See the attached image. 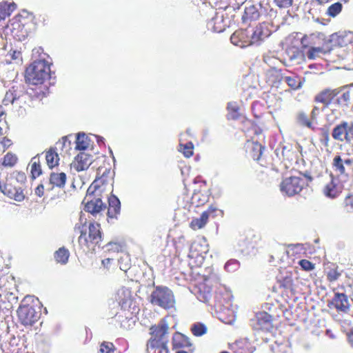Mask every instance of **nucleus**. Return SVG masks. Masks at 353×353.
I'll return each mask as SVG.
<instances>
[{"label":"nucleus","instance_id":"13d9d810","mask_svg":"<svg viewBox=\"0 0 353 353\" xmlns=\"http://www.w3.org/2000/svg\"><path fill=\"white\" fill-rule=\"evenodd\" d=\"M1 143L2 144L3 148H8L9 147H10L12 145V141L6 137H3V139L1 141Z\"/></svg>","mask_w":353,"mask_h":353},{"label":"nucleus","instance_id":"8fccbe9b","mask_svg":"<svg viewBox=\"0 0 353 353\" xmlns=\"http://www.w3.org/2000/svg\"><path fill=\"white\" fill-rule=\"evenodd\" d=\"M101 265L105 270H110L114 265V259H104L101 261Z\"/></svg>","mask_w":353,"mask_h":353},{"label":"nucleus","instance_id":"864d4df0","mask_svg":"<svg viewBox=\"0 0 353 353\" xmlns=\"http://www.w3.org/2000/svg\"><path fill=\"white\" fill-rule=\"evenodd\" d=\"M200 192H194L192 197V203H196V205H203L205 201H200Z\"/></svg>","mask_w":353,"mask_h":353},{"label":"nucleus","instance_id":"a18cd8bd","mask_svg":"<svg viewBox=\"0 0 353 353\" xmlns=\"http://www.w3.org/2000/svg\"><path fill=\"white\" fill-rule=\"evenodd\" d=\"M299 265L305 271H311L314 269V264L306 259L300 260Z\"/></svg>","mask_w":353,"mask_h":353},{"label":"nucleus","instance_id":"f03ea898","mask_svg":"<svg viewBox=\"0 0 353 353\" xmlns=\"http://www.w3.org/2000/svg\"><path fill=\"white\" fill-rule=\"evenodd\" d=\"M46 17L42 14L35 15L26 10H22L12 19L11 32L18 41H23L39 26H44Z\"/></svg>","mask_w":353,"mask_h":353},{"label":"nucleus","instance_id":"0e129e2a","mask_svg":"<svg viewBox=\"0 0 353 353\" xmlns=\"http://www.w3.org/2000/svg\"><path fill=\"white\" fill-rule=\"evenodd\" d=\"M347 339H348V341H349L350 344L353 347V327L348 332Z\"/></svg>","mask_w":353,"mask_h":353},{"label":"nucleus","instance_id":"ddd939ff","mask_svg":"<svg viewBox=\"0 0 353 353\" xmlns=\"http://www.w3.org/2000/svg\"><path fill=\"white\" fill-rule=\"evenodd\" d=\"M92 161V155L85 152H81L75 157L74 161L71 164V166L77 172H81L88 169L89 166L91 165Z\"/></svg>","mask_w":353,"mask_h":353},{"label":"nucleus","instance_id":"e433bc0d","mask_svg":"<svg viewBox=\"0 0 353 353\" xmlns=\"http://www.w3.org/2000/svg\"><path fill=\"white\" fill-rule=\"evenodd\" d=\"M192 333L196 336H201L206 333V326L201 323H196L192 325L191 327Z\"/></svg>","mask_w":353,"mask_h":353},{"label":"nucleus","instance_id":"6e6d98bb","mask_svg":"<svg viewBox=\"0 0 353 353\" xmlns=\"http://www.w3.org/2000/svg\"><path fill=\"white\" fill-rule=\"evenodd\" d=\"M10 55L12 60L21 59V52L19 50H13L10 51Z\"/></svg>","mask_w":353,"mask_h":353},{"label":"nucleus","instance_id":"2f4dec72","mask_svg":"<svg viewBox=\"0 0 353 353\" xmlns=\"http://www.w3.org/2000/svg\"><path fill=\"white\" fill-rule=\"evenodd\" d=\"M179 150L183 153L185 158H190L194 154V144L190 141L186 143H180Z\"/></svg>","mask_w":353,"mask_h":353},{"label":"nucleus","instance_id":"4be33fe9","mask_svg":"<svg viewBox=\"0 0 353 353\" xmlns=\"http://www.w3.org/2000/svg\"><path fill=\"white\" fill-rule=\"evenodd\" d=\"M105 205L102 202L101 199L99 198H94L85 203L84 210L85 211L94 215L105 210Z\"/></svg>","mask_w":353,"mask_h":353},{"label":"nucleus","instance_id":"bf43d9fd","mask_svg":"<svg viewBox=\"0 0 353 353\" xmlns=\"http://www.w3.org/2000/svg\"><path fill=\"white\" fill-rule=\"evenodd\" d=\"M6 99L13 103L16 100V97L14 96V92L12 90L8 91L6 94Z\"/></svg>","mask_w":353,"mask_h":353},{"label":"nucleus","instance_id":"a19ab883","mask_svg":"<svg viewBox=\"0 0 353 353\" xmlns=\"http://www.w3.org/2000/svg\"><path fill=\"white\" fill-rule=\"evenodd\" d=\"M119 268L121 270L127 272L131 267V260L128 254L121 256L119 260Z\"/></svg>","mask_w":353,"mask_h":353},{"label":"nucleus","instance_id":"c756f323","mask_svg":"<svg viewBox=\"0 0 353 353\" xmlns=\"http://www.w3.org/2000/svg\"><path fill=\"white\" fill-rule=\"evenodd\" d=\"M330 50L329 47H311L307 53V56L310 59H314L320 54H325L329 52Z\"/></svg>","mask_w":353,"mask_h":353},{"label":"nucleus","instance_id":"7c9ffc66","mask_svg":"<svg viewBox=\"0 0 353 353\" xmlns=\"http://www.w3.org/2000/svg\"><path fill=\"white\" fill-rule=\"evenodd\" d=\"M227 110L228 112V119L236 120L239 119V106L236 102H229L227 105Z\"/></svg>","mask_w":353,"mask_h":353},{"label":"nucleus","instance_id":"20e7f679","mask_svg":"<svg viewBox=\"0 0 353 353\" xmlns=\"http://www.w3.org/2000/svg\"><path fill=\"white\" fill-rule=\"evenodd\" d=\"M37 309L38 299L34 296H26L17 310L20 323L25 327L33 326L41 317V312Z\"/></svg>","mask_w":353,"mask_h":353},{"label":"nucleus","instance_id":"6ab92c4d","mask_svg":"<svg viewBox=\"0 0 353 353\" xmlns=\"http://www.w3.org/2000/svg\"><path fill=\"white\" fill-rule=\"evenodd\" d=\"M304 180L297 176H290L288 178V196H293L299 193L303 186Z\"/></svg>","mask_w":353,"mask_h":353},{"label":"nucleus","instance_id":"72a5a7b5","mask_svg":"<svg viewBox=\"0 0 353 353\" xmlns=\"http://www.w3.org/2000/svg\"><path fill=\"white\" fill-rule=\"evenodd\" d=\"M18 161V158L16 154L12 152H8L3 159L2 165L4 167L12 168L14 166Z\"/></svg>","mask_w":353,"mask_h":353},{"label":"nucleus","instance_id":"0eeeda50","mask_svg":"<svg viewBox=\"0 0 353 353\" xmlns=\"http://www.w3.org/2000/svg\"><path fill=\"white\" fill-rule=\"evenodd\" d=\"M113 178L110 168H99L97 176L88 189V192L101 194L106 188L112 189Z\"/></svg>","mask_w":353,"mask_h":353},{"label":"nucleus","instance_id":"9d476101","mask_svg":"<svg viewBox=\"0 0 353 353\" xmlns=\"http://www.w3.org/2000/svg\"><path fill=\"white\" fill-rule=\"evenodd\" d=\"M332 167L339 174L347 176L350 170L353 171V159L336 155L333 159Z\"/></svg>","mask_w":353,"mask_h":353},{"label":"nucleus","instance_id":"6e6552de","mask_svg":"<svg viewBox=\"0 0 353 353\" xmlns=\"http://www.w3.org/2000/svg\"><path fill=\"white\" fill-rule=\"evenodd\" d=\"M331 134L336 141L351 143L353 141V122H341L333 128Z\"/></svg>","mask_w":353,"mask_h":353},{"label":"nucleus","instance_id":"4d7b16f0","mask_svg":"<svg viewBox=\"0 0 353 353\" xmlns=\"http://www.w3.org/2000/svg\"><path fill=\"white\" fill-rule=\"evenodd\" d=\"M35 194L41 197L44 194V186L43 184H39L34 190Z\"/></svg>","mask_w":353,"mask_h":353},{"label":"nucleus","instance_id":"680f3d73","mask_svg":"<svg viewBox=\"0 0 353 353\" xmlns=\"http://www.w3.org/2000/svg\"><path fill=\"white\" fill-rule=\"evenodd\" d=\"M275 4L282 8H285L287 6V0H274Z\"/></svg>","mask_w":353,"mask_h":353},{"label":"nucleus","instance_id":"4468645a","mask_svg":"<svg viewBox=\"0 0 353 353\" xmlns=\"http://www.w3.org/2000/svg\"><path fill=\"white\" fill-rule=\"evenodd\" d=\"M216 210V207L210 205L207 210L202 212L199 218L193 219L191 221L190 227L194 230L201 229L208 223L210 216H214Z\"/></svg>","mask_w":353,"mask_h":353},{"label":"nucleus","instance_id":"c85d7f7f","mask_svg":"<svg viewBox=\"0 0 353 353\" xmlns=\"http://www.w3.org/2000/svg\"><path fill=\"white\" fill-rule=\"evenodd\" d=\"M340 192V188L337 186V184L333 179L324 188L325 195L332 199L336 198Z\"/></svg>","mask_w":353,"mask_h":353},{"label":"nucleus","instance_id":"58836bf2","mask_svg":"<svg viewBox=\"0 0 353 353\" xmlns=\"http://www.w3.org/2000/svg\"><path fill=\"white\" fill-rule=\"evenodd\" d=\"M320 141L325 147L329 146L330 132L327 128H321L319 130Z\"/></svg>","mask_w":353,"mask_h":353},{"label":"nucleus","instance_id":"5fc2aeb1","mask_svg":"<svg viewBox=\"0 0 353 353\" xmlns=\"http://www.w3.org/2000/svg\"><path fill=\"white\" fill-rule=\"evenodd\" d=\"M313 37V35H311L310 37H307V36H304V37H302L300 40H301V44L302 45V47L303 48H307L310 45V39Z\"/></svg>","mask_w":353,"mask_h":353},{"label":"nucleus","instance_id":"2eb2a0df","mask_svg":"<svg viewBox=\"0 0 353 353\" xmlns=\"http://www.w3.org/2000/svg\"><path fill=\"white\" fill-rule=\"evenodd\" d=\"M271 34V30L266 23H259L253 31L251 38L254 44H260Z\"/></svg>","mask_w":353,"mask_h":353},{"label":"nucleus","instance_id":"ea45409f","mask_svg":"<svg viewBox=\"0 0 353 353\" xmlns=\"http://www.w3.org/2000/svg\"><path fill=\"white\" fill-rule=\"evenodd\" d=\"M119 305L123 307L126 305L131 300V294L129 290H122L118 293Z\"/></svg>","mask_w":353,"mask_h":353},{"label":"nucleus","instance_id":"c03bdc74","mask_svg":"<svg viewBox=\"0 0 353 353\" xmlns=\"http://www.w3.org/2000/svg\"><path fill=\"white\" fill-rule=\"evenodd\" d=\"M292 252V254H299L304 253V248L301 244L288 245V254Z\"/></svg>","mask_w":353,"mask_h":353},{"label":"nucleus","instance_id":"39448f33","mask_svg":"<svg viewBox=\"0 0 353 353\" xmlns=\"http://www.w3.org/2000/svg\"><path fill=\"white\" fill-rule=\"evenodd\" d=\"M50 76V67L47 61L40 59L34 61L26 69V81L32 85H41Z\"/></svg>","mask_w":353,"mask_h":353},{"label":"nucleus","instance_id":"338daca9","mask_svg":"<svg viewBox=\"0 0 353 353\" xmlns=\"http://www.w3.org/2000/svg\"><path fill=\"white\" fill-rule=\"evenodd\" d=\"M325 334L331 339H334L336 338L335 334L332 332L331 330L327 329L325 332Z\"/></svg>","mask_w":353,"mask_h":353},{"label":"nucleus","instance_id":"f704fd0d","mask_svg":"<svg viewBox=\"0 0 353 353\" xmlns=\"http://www.w3.org/2000/svg\"><path fill=\"white\" fill-rule=\"evenodd\" d=\"M303 82V81L301 77H297L293 73H292V75L288 76V87L293 90L301 88Z\"/></svg>","mask_w":353,"mask_h":353},{"label":"nucleus","instance_id":"f8f14e48","mask_svg":"<svg viewBox=\"0 0 353 353\" xmlns=\"http://www.w3.org/2000/svg\"><path fill=\"white\" fill-rule=\"evenodd\" d=\"M328 306H333L338 312L347 313L350 309V301L344 293L336 292Z\"/></svg>","mask_w":353,"mask_h":353},{"label":"nucleus","instance_id":"69168bd1","mask_svg":"<svg viewBox=\"0 0 353 353\" xmlns=\"http://www.w3.org/2000/svg\"><path fill=\"white\" fill-rule=\"evenodd\" d=\"M280 190L282 192H287V183L285 180H283L280 184Z\"/></svg>","mask_w":353,"mask_h":353},{"label":"nucleus","instance_id":"bb28decb","mask_svg":"<svg viewBox=\"0 0 353 353\" xmlns=\"http://www.w3.org/2000/svg\"><path fill=\"white\" fill-rule=\"evenodd\" d=\"M266 82L271 86L276 85L281 81V74L279 71L271 68L265 73Z\"/></svg>","mask_w":353,"mask_h":353},{"label":"nucleus","instance_id":"603ef678","mask_svg":"<svg viewBox=\"0 0 353 353\" xmlns=\"http://www.w3.org/2000/svg\"><path fill=\"white\" fill-rule=\"evenodd\" d=\"M298 117L300 122H301L303 125L307 127L311 126V122L308 121L307 115L305 113H300Z\"/></svg>","mask_w":353,"mask_h":353},{"label":"nucleus","instance_id":"79ce46f5","mask_svg":"<svg viewBox=\"0 0 353 353\" xmlns=\"http://www.w3.org/2000/svg\"><path fill=\"white\" fill-rule=\"evenodd\" d=\"M343 208L347 213L353 212V195L348 194L343 201Z\"/></svg>","mask_w":353,"mask_h":353},{"label":"nucleus","instance_id":"e2e57ef3","mask_svg":"<svg viewBox=\"0 0 353 353\" xmlns=\"http://www.w3.org/2000/svg\"><path fill=\"white\" fill-rule=\"evenodd\" d=\"M245 345H246V343H239V348L236 350V353H250V351L249 350H241Z\"/></svg>","mask_w":353,"mask_h":353},{"label":"nucleus","instance_id":"b1692460","mask_svg":"<svg viewBox=\"0 0 353 353\" xmlns=\"http://www.w3.org/2000/svg\"><path fill=\"white\" fill-rule=\"evenodd\" d=\"M46 160L47 165L50 169L59 165V157L56 149L50 148L46 152Z\"/></svg>","mask_w":353,"mask_h":353},{"label":"nucleus","instance_id":"4c0bfd02","mask_svg":"<svg viewBox=\"0 0 353 353\" xmlns=\"http://www.w3.org/2000/svg\"><path fill=\"white\" fill-rule=\"evenodd\" d=\"M342 7V3L339 2L334 3L328 7L327 14L330 17H334L341 12Z\"/></svg>","mask_w":353,"mask_h":353},{"label":"nucleus","instance_id":"f3484780","mask_svg":"<svg viewBox=\"0 0 353 353\" xmlns=\"http://www.w3.org/2000/svg\"><path fill=\"white\" fill-rule=\"evenodd\" d=\"M67 176L64 172H52L50 174L49 183L51 185V190L57 188L62 189L66 183Z\"/></svg>","mask_w":353,"mask_h":353},{"label":"nucleus","instance_id":"473e14b6","mask_svg":"<svg viewBox=\"0 0 353 353\" xmlns=\"http://www.w3.org/2000/svg\"><path fill=\"white\" fill-rule=\"evenodd\" d=\"M30 170L32 177L33 179H36L41 174L42 170L39 159H37L36 157L32 159Z\"/></svg>","mask_w":353,"mask_h":353},{"label":"nucleus","instance_id":"49530a36","mask_svg":"<svg viewBox=\"0 0 353 353\" xmlns=\"http://www.w3.org/2000/svg\"><path fill=\"white\" fill-rule=\"evenodd\" d=\"M340 276L341 272L336 268L330 269L327 273V278L331 282L336 281Z\"/></svg>","mask_w":353,"mask_h":353},{"label":"nucleus","instance_id":"412c9836","mask_svg":"<svg viewBox=\"0 0 353 353\" xmlns=\"http://www.w3.org/2000/svg\"><path fill=\"white\" fill-rule=\"evenodd\" d=\"M121 211V203L119 199L114 194L108 197V216L114 219L117 218Z\"/></svg>","mask_w":353,"mask_h":353},{"label":"nucleus","instance_id":"09e8293b","mask_svg":"<svg viewBox=\"0 0 353 353\" xmlns=\"http://www.w3.org/2000/svg\"><path fill=\"white\" fill-rule=\"evenodd\" d=\"M105 247L108 252L113 251L118 252L121 249V246L119 243L114 242H109Z\"/></svg>","mask_w":353,"mask_h":353},{"label":"nucleus","instance_id":"9b49d317","mask_svg":"<svg viewBox=\"0 0 353 353\" xmlns=\"http://www.w3.org/2000/svg\"><path fill=\"white\" fill-rule=\"evenodd\" d=\"M232 43L240 48H245L253 45L251 36L247 30L239 29L230 37Z\"/></svg>","mask_w":353,"mask_h":353},{"label":"nucleus","instance_id":"1a4fd4ad","mask_svg":"<svg viewBox=\"0 0 353 353\" xmlns=\"http://www.w3.org/2000/svg\"><path fill=\"white\" fill-rule=\"evenodd\" d=\"M250 325L257 332H270L273 329V317L267 312H256L250 319Z\"/></svg>","mask_w":353,"mask_h":353},{"label":"nucleus","instance_id":"cd10ccee","mask_svg":"<svg viewBox=\"0 0 353 353\" xmlns=\"http://www.w3.org/2000/svg\"><path fill=\"white\" fill-rule=\"evenodd\" d=\"M54 257L58 263L65 265L68 261L70 257V252L65 247H61L54 252Z\"/></svg>","mask_w":353,"mask_h":353},{"label":"nucleus","instance_id":"37998d69","mask_svg":"<svg viewBox=\"0 0 353 353\" xmlns=\"http://www.w3.org/2000/svg\"><path fill=\"white\" fill-rule=\"evenodd\" d=\"M115 347L112 343L103 342L100 346V352L101 353H114Z\"/></svg>","mask_w":353,"mask_h":353},{"label":"nucleus","instance_id":"393cba45","mask_svg":"<svg viewBox=\"0 0 353 353\" xmlns=\"http://www.w3.org/2000/svg\"><path fill=\"white\" fill-rule=\"evenodd\" d=\"M15 8L16 4L14 3L0 2V21L9 17Z\"/></svg>","mask_w":353,"mask_h":353},{"label":"nucleus","instance_id":"7ed1b4c3","mask_svg":"<svg viewBox=\"0 0 353 353\" xmlns=\"http://www.w3.org/2000/svg\"><path fill=\"white\" fill-rule=\"evenodd\" d=\"M169 326L165 319H162L157 324L150 327V338L147 342L146 350H158L159 353L169 352L168 334Z\"/></svg>","mask_w":353,"mask_h":353},{"label":"nucleus","instance_id":"f257e3e1","mask_svg":"<svg viewBox=\"0 0 353 353\" xmlns=\"http://www.w3.org/2000/svg\"><path fill=\"white\" fill-rule=\"evenodd\" d=\"M74 230L79 234L77 242L80 253L94 254L97 248H101L103 234L100 223L96 221L82 222L80 219L75 224Z\"/></svg>","mask_w":353,"mask_h":353},{"label":"nucleus","instance_id":"774afa93","mask_svg":"<svg viewBox=\"0 0 353 353\" xmlns=\"http://www.w3.org/2000/svg\"><path fill=\"white\" fill-rule=\"evenodd\" d=\"M345 37L348 39L350 42H353V32H349L346 33Z\"/></svg>","mask_w":353,"mask_h":353},{"label":"nucleus","instance_id":"dca6fc26","mask_svg":"<svg viewBox=\"0 0 353 353\" xmlns=\"http://www.w3.org/2000/svg\"><path fill=\"white\" fill-rule=\"evenodd\" d=\"M172 345L173 350L189 348L192 346L189 338L178 332L172 336Z\"/></svg>","mask_w":353,"mask_h":353},{"label":"nucleus","instance_id":"052dcab7","mask_svg":"<svg viewBox=\"0 0 353 353\" xmlns=\"http://www.w3.org/2000/svg\"><path fill=\"white\" fill-rule=\"evenodd\" d=\"M321 108L315 105L314 108H313V110L311 112V117L312 119H315L316 116L319 114V113L321 112Z\"/></svg>","mask_w":353,"mask_h":353},{"label":"nucleus","instance_id":"a211bd4d","mask_svg":"<svg viewBox=\"0 0 353 353\" xmlns=\"http://www.w3.org/2000/svg\"><path fill=\"white\" fill-rule=\"evenodd\" d=\"M338 94L339 92L336 90L326 89L316 95L314 101L321 103L324 107H327Z\"/></svg>","mask_w":353,"mask_h":353},{"label":"nucleus","instance_id":"5701e85b","mask_svg":"<svg viewBox=\"0 0 353 353\" xmlns=\"http://www.w3.org/2000/svg\"><path fill=\"white\" fill-rule=\"evenodd\" d=\"M277 283L273 287V291L281 296V299L285 300V296H287V281L286 276H283L281 272L276 276Z\"/></svg>","mask_w":353,"mask_h":353},{"label":"nucleus","instance_id":"c9c22d12","mask_svg":"<svg viewBox=\"0 0 353 353\" xmlns=\"http://www.w3.org/2000/svg\"><path fill=\"white\" fill-rule=\"evenodd\" d=\"M76 149L79 150H84L88 148L87 137L85 134H78L76 139Z\"/></svg>","mask_w":353,"mask_h":353},{"label":"nucleus","instance_id":"423d86ee","mask_svg":"<svg viewBox=\"0 0 353 353\" xmlns=\"http://www.w3.org/2000/svg\"><path fill=\"white\" fill-rule=\"evenodd\" d=\"M152 305L169 310L174 307L175 298L173 292L166 286H156L150 294Z\"/></svg>","mask_w":353,"mask_h":353},{"label":"nucleus","instance_id":"aec40b11","mask_svg":"<svg viewBox=\"0 0 353 353\" xmlns=\"http://www.w3.org/2000/svg\"><path fill=\"white\" fill-rule=\"evenodd\" d=\"M248 150L250 156L255 161H262L263 151L265 147L257 141L248 142Z\"/></svg>","mask_w":353,"mask_h":353},{"label":"nucleus","instance_id":"de8ad7c7","mask_svg":"<svg viewBox=\"0 0 353 353\" xmlns=\"http://www.w3.org/2000/svg\"><path fill=\"white\" fill-rule=\"evenodd\" d=\"M350 92L349 90H345L341 94V97L338 99V101L340 103H345L347 105V103L350 100Z\"/></svg>","mask_w":353,"mask_h":353},{"label":"nucleus","instance_id":"3c124183","mask_svg":"<svg viewBox=\"0 0 353 353\" xmlns=\"http://www.w3.org/2000/svg\"><path fill=\"white\" fill-rule=\"evenodd\" d=\"M256 179L259 181H263L268 179V174L261 168L255 170Z\"/></svg>","mask_w":353,"mask_h":353},{"label":"nucleus","instance_id":"a878e982","mask_svg":"<svg viewBox=\"0 0 353 353\" xmlns=\"http://www.w3.org/2000/svg\"><path fill=\"white\" fill-rule=\"evenodd\" d=\"M259 17L260 12L255 6L252 5L245 8L243 17L244 21H256Z\"/></svg>","mask_w":353,"mask_h":353}]
</instances>
